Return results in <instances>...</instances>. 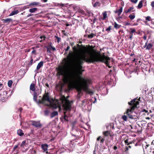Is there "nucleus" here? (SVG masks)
Wrapping results in <instances>:
<instances>
[{
	"mask_svg": "<svg viewBox=\"0 0 154 154\" xmlns=\"http://www.w3.org/2000/svg\"><path fill=\"white\" fill-rule=\"evenodd\" d=\"M60 5L61 7H64V6H65V5L64 4H60Z\"/></svg>",
	"mask_w": 154,
	"mask_h": 154,
	"instance_id": "nucleus-57",
	"label": "nucleus"
},
{
	"mask_svg": "<svg viewBox=\"0 0 154 154\" xmlns=\"http://www.w3.org/2000/svg\"><path fill=\"white\" fill-rule=\"evenodd\" d=\"M17 133L20 136H22L24 134L22 130L20 129L17 130Z\"/></svg>",
	"mask_w": 154,
	"mask_h": 154,
	"instance_id": "nucleus-17",
	"label": "nucleus"
},
{
	"mask_svg": "<svg viewBox=\"0 0 154 154\" xmlns=\"http://www.w3.org/2000/svg\"><path fill=\"white\" fill-rule=\"evenodd\" d=\"M45 113V115H48V114L49 113V111L48 110H45L44 111Z\"/></svg>",
	"mask_w": 154,
	"mask_h": 154,
	"instance_id": "nucleus-40",
	"label": "nucleus"
},
{
	"mask_svg": "<svg viewBox=\"0 0 154 154\" xmlns=\"http://www.w3.org/2000/svg\"><path fill=\"white\" fill-rule=\"evenodd\" d=\"M42 1L43 2H46L48 0H42Z\"/></svg>",
	"mask_w": 154,
	"mask_h": 154,
	"instance_id": "nucleus-59",
	"label": "nucleus"
},
{
	"mask_svg": "<svg viewBox=\"0 0 154 154\" xmlns=\"http://www.w3.org/2000/svg\"><path fill=\"white\" fill-rule=\"evenodd\" d=\"M36 52V51L35 50H34L32 52V54H36L35 53Z\"/></svg>",
	"mask_w": 154,
	"mask_h": 154,
	"instance_id": "nucleus-50",
	"label": "nucleus"
},
{
	"mask_svg": "<svg viewBox=\"0 0 154 154\" xmlns=\"http://www.w3.org/2000/svg\"><path fill=\"white\" fill-rule=\"evenodd\" d=\"M3 84H2V83H0V88H1V87H2V86H3Z\"/></svg>",
	"mask_w": 154,
	"mask_h": 154,
	"instance_id": "nucleus-61",
	"label": "nucleus"
},
{
	"mask_svg": "<svg viewBox=\"0 0 154 154\" xmlns=\"http://www.w3.org/2000/svg\"><path fill=\"white\" fill-rule=\"evenodd\" d=\"M128 140L127 139L126 140H125V143L126 144H127V145H128L130 144V143H128Z\"/></svg>",
	"mask_w": 154,
	"mask_h": 154,
	"instance_id": "nucleus-41",
	"label": "nucleus"
},
{
	"mask_svg": "<svg viewBox=\"0 0 154 154\" xmlns=\"http://www.w3.org/2000/svg\"><path fill=\"white\" fill-rule=\"evenodd\" d=\"M151 5L152 7H154V1L151 2Z\"/></svg>",
	"mask_w": 154,
	"mask_h": 154,
	"instance_id": "nucleus-48",
	"label": "nucleus"
},
{
	"mask_svg": "<svg viewBox=\"0 0 154 154\" xmlns=\"http://www.w3.org/2000/svg\"><path fill=\"white\" fill-rule=\"evenodd\" d=\"M103 20H104L107 17V14L106 12H105L103 13Z\"/></svg>",
	"mask_w": 154,
	"mask_h": 154,
	"instance_id": "nucleus-31",
	"label": "nucleus"
},
{
	"mask_svg": "<svg viewBox=\"0 0 154 154\" xmlns=\"http://www.w3.org/2000/svg\"><path fill=\"white\" fill-rule=\"evenodd\" d=\"M104 140H105V139L104 138H102L101 140L100 141V143H103V142H104Z\"/></svg>",
	"mask_w": 154,
	"mask_h": 154,
	"instance_id": "nucleus-45",
	"label": "nucleus"
},
{
	"mask_svg": "<svg viewBox=\"0 0 154 154\" xmlns=\"http://www.w3.org/2000/svg\"><path fill=\"white\" fill-rule=\"evenodd\" d=\"M64 97L63 98L62 97H61L60 100H54L50 98L48 93H46L44 94L42 99L39 100V103L47 106H50L53 109L58 108L59 111L60 110V106L62 103Z\"/></svg>",
	"mask_w": 154,
	"mask_h": 154,
	"instance_id": "nucleus-3",
	"label": "nucleus"
},
{
	"mask_svg": "<svg viewBox=\"0 0 154 154\" xmlns=\"http://www.w3.org/2000/svg\"><path fill=\"white\" fill-rule=\"evenodd\" d=\"M101 138V137L99 136L97 138V140L99 141Z\"/></svg>",
	"mask_w": 154,
	"mask_h": 154,
	"instance_id": "nucleus-56",
	"label": "nucleus"
},
{
	"mask_svg": "<svg viewBox=\"0 0 154 154\" xmlns=\"http://www.w3.org/2000/svg\"><path fill=\"white\" fill-rule=\"evenodd\" d=\"M130 25V23L127 22H125V26H127Z\"/></svg>",
	"mask_w": 154,
	"mask_h": 154,
	"instance_id": "nucleus-46",
	"label": "nucleus"
},
{
	"mask_svg": "<svg viewBox=\"0 0 154 154\" xmlns=\"http://www.w3.org/2000/svg\"><path fill=\"white\" fill-rule=\"evenodd\" d=\"M118 12V15L120 16L122 11V7H121L119 10H117Z\"/></svg>",
	"mask_w": 154,
	"mask_h": 154,
	"instance_id": "nucleus-25",
	"label": "nucleus"
},
{
	"mask_svg": "<svg viewBox=\"0 0 154 154\" xmlns=\"http://www.w3.org/2000/svg\"><path fill=\"white\" fill-rule=\"evenodd\" d=\"M103 134L105 136H108L109 135H110V136H111V135L110 134V133L108 131L103 132Z\"/></svg>",
	"mask_w": 154,
	"mask_h": 154,
	"instance_id": "nucleus-19",
	"label": "nucleus"
},
{
	"mask_svg": "<svg viewBox=\"0 0 154 154\" xmlns=\"http://www.w3.org/2000/svg\"><path fill=\"white\" fill-rule=\"evenodd\" d=\"M72 101H69V100L66 99L65 97H64V99L62 101V103L61 104L60 106H62L64 109V110L65 111L64 112V116L63 119L64 120L68 121V114L69 111L70 110L71 105L72 103Z\"/></svg>",
	"mask_w": 154,
	"mask_h": 154,
	"instance_id": "nucleus-5",
	"label": "nucleus"
},
{
	"mask_svg": "<svg viewBox=\"0 0 154 154\" xmlns=\"http://www.w3.org/2000/svg\"><path fill=\"white\" fill-rule=\"evenodd\" d=\"M51 47L53 51H55L56 50V49L54 47L51 46Z\"/></svg>",
	"mask_w": 154,
	"mask_h": 154,
	"instance_id": "nucleus-49",
	"label": "nucleus"
},
{
	"mask_svg": "<svg viewBox=\"0 0 154 154\" xmlns=\"http://www.w3.org/2000/svg\"><path fill=\"white\" fill-rule=\"evenodd\" d=\"M13 83V81L11 80H9L8 82V85L9 87H11L12 85V84Z\"/></svg>",
	"mask_w": 154,
	"mask_h": 154,
	"instance_id": "nucleus-28",
	"label": "nucleus"
},
{
	"mask_svg": "<svg viewBox=\"0 0 154 154\" xmlns=\"http://www.w3.org/2000/svg\"><path fill=\"white\" fill-rule=\"evenodd\" d=\"M26 142V140L23 141L22 142L20 145L21 146H22V147H23L25 145Z\"/></svg>",
	"mask_w": 154,
	"mask_h": 154,
	"instance_id": "nucleus-35",
	"label": "nucleus"
},
{
	"mask_svg": "<svg viewBox=\"0 0 154 154\" xmlns=\"http://www.w3.org/2000/svg\"><path fill=\"white\" fill-rule=\"evenodd\" d=\"M41 147L42 149L44 150V152H45L48 150V145L46 144H42Z\"/></svg>",
	"mask_w": 154,
	"mask_h": 154,
	"instance_id": "nucleus-10",
	"label": "nucleus"
},
{
	"mask_svg": "<svg viewBox=\"0 0 154 154\" xmlns=\"http://www.w3.org/2000/svg\"><path fill=\"white\" fill-rule=\"evenodd\" d=\"M114 12L115 13H118V12L117 10H116V11H114Z\"/></svg>",
	"mask_w": 154,
	"mask_h": 154,
	"instance_id": "nucleus-64",
	"label": "nucleus"
},
{
	"mask_svg": "<svg viewBox=\"0 0 154 154\" xmlns=\"http://www.w3.org/2000/svg\"><path fill=\"white\" fill-rule=\"evenodd\" d=\"M144 2L145 4H146V0H142L140 1L137 6V8L139 9L141 8L143 6V3Z\"/></svg>",
	"mask_w": 154,
	"mask_h": 154,
	"instance_id": "nucleus-9",
	"label": "nucleus"
},
{
	"mask_svg": "<svg viewBox=\"0 0 154 154\" xmlns=\"http://www.w3.org/2000/svg\"><path fill=\"white\" fill-rule=\"evenodd\" d=\"M152 46V44L151 43H149L146 48V49H147V50H149L150 49V48H151V47Z\"/></svg>",
	"mask_w": 154,
	"mask_h": 154,
	"instance_id": "nucleus-21",
	"label": "nucleus"
},
{
	"mask_svg": "<svg viewBox=\"0 0 154 154\" xmlns=\"http://www.w3.org/2000/svg\"><path fill=\"white\" fill-rule=\"evenodd\" d=\"M72 49L67 58L63 59V66L57 68V74L63 77V81L68 84L69 90L75 88L77 90V48L74 46Z\"/></svg>",
	"mask_w": 154,
	"mask_h": 154,
	"instance_id": "nucleus-2",
	"label": "nucleus"
},
{
	"mask_svg": "<svg viewBox=\"0 0 154 154\" xmlns=\"http://www.w3.org/2000/svg\"><path fill=\"white\" fill-rule=\"evenodd\" d=\"M78 12L80 13L82 15H85V11L82 9H81L79 8H78Z\"/></svg>",
	"mask_w": 154,
	"mask_h": 154,
	"instance_id": "nucleus-15",
	"label": "nucleus"
},
{
	"mask_svg": "<svg viewBox=\"0 0 154 154\" xmlns=\"http://www.w3.org/2000/svg\"><path fill=\"white\" fill-rule=\"evenodd\" d=\"M117 149V147L116 146H114L113 147V149L114 150H116Z\"/></svg>",
	"mask_w": 154,
	"mask_h": 154,
	"instance_id": "nucleus-54",
	"label": "nucleus"
},
{
	"mask_svg": "<svg viewBox=\"0 0 154 154\" xmlns=\"http://www.w3.org/2000/svg\"><path fill=\"white\" fill-rule=\"evenodd\" d=\"M134 8V7H130L127 10H126L125 11V13H127L129 12L131 10H133Z\"/></svg>",
	"mask_w": 154,
	"mask_h": 154,
	"instance_id": "nucleus-24",
	"label": "nucleus"
},
{
	"mask_svg": "<svg viewBox=\"0 0 154 154\" xmlns=\"http://www.w3.org/2000/svg\"><path fill=\"white\" fill-rule=\"evenodd\" d=\"M45 85L48 88L49 87V85H48V83H46L45 84Z\"/></svg>",
	"mask_w": 154,
	"mask_h": 154,
	"instance_id": "nucleus-62",
	"label": "nucleus"
},
{
	"mask_svg": "<svg viewBox=\"0 0 154 154\" xmlns=\"http://www.w3.org/2000/svg\"><path fill=\"white\" fill-rule=\"evenodd\" d=\"M111 26H109L107 28H106V30L107 31H109L111 29Z\"/></svg>",
	"mask_w": 154,
	"mask_h": 154,
	"instance_id": "nucleus-38",
	"label": "nucleus"
},
{
	"mask_svg": "<svg viewBox=\"0 0 154 154\" xmlns=\"http://www.w3.org/2000/svg\"><path fill=\"white\" fill-rule=\"evenodd\" d=\"M33 15V14H29L27 15V17H30V16H32Z\"/></svg>",
	"mask_w": 154,
	"mask_h": 154,
	"instance_id": "nucleus-51",
	"label": "nucleus"
},
{
	"mask_svg": "<svg viewBox=\"0 0 154 154\" xmlns=\"http://www.w3.org/2000/svg\"><path fill=\"white\" fill-rule=\"evenodd\" d=\"M149 144L146 145L145 146V149H146L147 147L149 146Z\"/></svg>",
	"mask_w": 154,
	"mask_h": 154,
	"instance_id": "nucleus-52",
	"label": "nucleus"
},
{
	"mask_svg": "<svg viewBox=\"0 0 154 154\" xmlns=\"http://www.w3.org/2000/svg\"><path fill=\"white\" fill-rule=\"evenodd\" d=\"M58 114V113L57 111H54L51 113V118H53L55 116L57 115Z\"/></svg>",
	"mask_w": 154,
	"mask_h": 154,
	"instance_id": "nucleus-18",
	"label": "nucleus"
},
{
	"mask_svg": "<svg viewBox=\"0 0 154 154\" xmlns=\"http://www.w3.org/2000/svg\"><path fill=\"white\" fill-rule=\"evenodd\" d=\"M33 61V59L31 57V60L29 64L30 65H32V63Z\"/></svg>",
	"mask_w": 154,
	"mask_h": 154,
	"instance_id": "nucleus-43",
	"label": "nucleus"
},
{
	"mask_svg": "<svg viewBox=\"0 0 154 154\" xmlns=\"http://www.w3.org/2000/svg\"><path fill=\"white\" fill-rule=\"evenodd\" d=\"M31 122L32 123V125L35 127H41L42 126V125L39 121H31Z\"/></svg>",
	"mask_w": 154,
	"mask_h": 154,
	"instance_id": "nucleus-7",
	"label": "nucleus"
},
{
	"mask_svg": "<svg viewBox=\"0 0 154 154\" xmlns=\"http://www.w3.org/2000/svg\"><path fill=\"white\" fill-rule=\"evenodd\" d=\"M38 10V8H34L29 9V12L31 13H33Z\"/></svg>",
	"mask_w": 154,
	"mask_h": 154,
	"instance_id": "nucleus-16",
	"label": "nucleus"
},
{
	"mask_svg": "<svg viewBox=\"0 0 154 154\" xmlns=\"http://www.w3.org/2000/svg\"><path fill=\"white\" fill-rule=\"evenodd\" d=\"M141 112H145L146 113H147V115H149V112H148V111L147 110L144 109H142L141 110Z\"/></svg>",
	"mask_w": 154,
	"mask_h": 154,
	"instance_id": "nucleus-36",
	"label": "nucleus"
},
{
	"mask_svg": "<svg viewBox=\"0 0 154 154\" xmlns=\"http://www.w3.org/2000/svg\"><path fill=\"white\" fill-rule=\"evenodd\" d=\"M18 147V145L15 146L13 148V151H14L15 150H17L16 151H17L18 150L17 149V148Z\"/></svg>",
	"mask_w": 154,
	"mask_h": 154,
	"instance_id": "nucleus-37",
	"label": "nucleus"
},
{
	"mask_svg": "<svg viewBox=\"0 0 154 154\" xmlns=\"http://www.w3.org/2000/svg\"><path fill=\"white\" fill-rule=\"evenodd\" d=\"M19 12V11L18 10H14L12 11L11 14H9V16H12L14 15L17 14Z\"/></svg>",
	"mask_w": 154,
	"mask_h": 154,
	"instance_id": "nucleus-13",
	"label": "nucleus"
},
{
	"mask_svg": "<svg viewBox=\"0 0 154 154\" xmlns=\"http://www.w3.org/2000/svg\"><path fill=\"white\" fill-rule=\"evenodd\" d=\"M54 37L57 39V43H59V42H60V41L61 40V38L58 37L56 35H55Z\"/></svg>",
	"mask_w": 154,
	"mask_h": 154,
	"instance_id": "nucleus-30",
	"label": "nucleus"
},
{
	"mask_svg": "<svg viewBox=\"0 0 154 154\" xmlns=\"http://www.w3.org/2000/svg\"><path fill=\"white\" fill-rule=\"evenodd\" d=\"M130 29L131 30V32L132 33H133L136 32V30L134 29H133L132 28H131Z\"/></svg>",
	"mask_w": 154,
	"mask_h": 154,
	"instance_id": "nucleus-39",
	"label": "nucleus"
},
{
	"mask_svg": "<svg viewBox=\"0 0 154 154\" xmlns=\"http://www.w3.org/2000/svg\"><path fill=\"white\" fill-rule=\"evenodd\" d=\"M132 36H133V34H131V35H130V37H129V38L131 40H132Z\"/></svg>",
	"mask_w": 154,
	"mask_h": 154,
	"instance_id": "nucleus-53",
	"label": "nucleus"
},
{
	"mask_svg": "<svg viewBox=\"0 0 154 154\" xmlns=\"http://www.w3.org/2000/svg\"><path fill=\"white\" fill-rule=\"evenodd\" d=\"M36 94V93H35V94H33V99L35 101H37V97L38 96V95Z\"/></svg>",
	"mask_w": 154,
	"mask_h": 154,
	"instance_id": "nucleus-27",
	"label": "nucleus"
},
{
	"mask_svg": "<svg viewBox=\"0 0 154 154\" xmlns=\"http://www.w3.org/2000/svg\"><path fill=\"white\" fill-rule=\"evenodd\" d=\"M96 18H94L93 20V23H94L95 22V21H96Z\"/></svg>",
	"mask_w": 154,
	"mask_h": 154,
	"instance_id": "nucleus-58",
	"label": "nucleus"
},
{
	"mask_svg": "<svg viewBox=\"0 0 154 154\" xmlns=\"http://www.w3.org/2000/svg\"><path fill=\"white\" fill-rule=\"evenodd\" d=\"M69 48H70L69 47V46H68L67 47L66 49H65V51H68L69 50Z\"/></svg>",
	"mask_w": 154,
	"mask_h": 154,
	"instance_id": "nucleus-47",
	"label": "nucleus"
},
{
	"mask_svg": "<svg viewBox=\"0 0 154 154\" xmlns=\"http://www.w3.org/2000/svg\"><path fill=\"white\" fill-rule=\"evenodd\" d=\"M134 55V53H133V54H132V53H131V54H130V56H133V55Z\"/></svg>",
	"mask_w": 154,
	"mask_h": 154,
	"instance_id": "nucleus-63",
	"label": "nucleus"
},
{
	"mask_svg": "<svg viewBox=\"0 0 154 154\" xmlns=\"http://www.w3.org/2000/svg\"><path fill=\"white\" fill-rule=\"evenodd\" d=\"M87 53L85 47L80 48V45L78 44V94H81L82 91H85L91 95L94 94V92L88 88L89 85L91 84V79L81 76L85 71L82 66L84 61L88 63L101 61L105 63L109 68L111 67L109 65L110 60L109 57L100 55L89 57H87Z\"/></svg>",
	"mask_w": 154,
	"mask_h": 154,
	"instance_id": "nucleus-1",
	"label": "nucleus"
},
{
	"mask_svg": "<svg viewBox=\"0 0 154 154\" xmlns=\"http://www.w3.org/2000/svg\"><path fill=\"white\" fill-rule=\"evenodd\" d=\"M91 103L89 100H85L82 102L81 105L79 106L83 110H90L91 108Z\"/></svg>",
	"mask_w": 154,
	"mask_h": 154,
	"instance_id": "nucleus-6",
	"label": "nucleus"
},
{
	"mask_svg": "<svg viewBox=\"0 0 154 154\" xmlns=\"http://www.w3.org/2000/svg\"><path fill=\"white\" fill-rule=\"evenodd\" d=\"M95 35L96 34H95L93 33H92L91 34L88 35V37L89 38H91Z\"/></svg>",
	"mask_w": 154,
	"mask_h": 154,
	"instance_id": "nucleus-23",
	"label": "nucleus"
},
{
	"mask_svg": "<svg viewBox=\"0 0 154 154\" xmlns=\"http://www.w3.org/2000/svg\"><path fill=\"white\" fill-rule=\"evenodd\" d=\"M134 14L133 15H130L129 16V17L130 18V19L131 20L133 19L135 17V15L134 14Z\"/></svg>",
	"mask_w": 154,
	"mask_h": 154,
	"instance_id": "nucleus-33",
	"label": "nucleus"
},
{
	"mask_svg": "<svg viewBox=\"0 0 154 154\" xmlns=\"http://www.w3.org/2000/svg\"><path fill=\"white\" fill-rule=\"evenodd\" d=\"M151 21V18L150 16H147L146 17V21H145V23H146L148 21Z\"/></svg>",
	"mask_w": 154,
	"mask_h": 154,
	"instance_id": "nucleus-26",
	"label": "nucleus"
},
{
	"mask_svg": "<svg viewBox=\"0 0 154 154\" xmlns=\"http://www.w3.org/2000/svg\"><path fill=\"white\" fill-rule=\"evenodd\" d=\"M2 20L3 21V23H6L7 25L8 24L12 21V19L10 18L3 19Z\"/></svg>",
	"mask_w": 154,
	"mask_h": 154,
	"instance_id": "nucleus-8",
	"label": "nucleus"
},
{
	"mask_svg": "<svg viewBox=\"0 0 154 154\" xmlns=\"http://www.w3.org/2000/svg\"><path fill=\"white\" fill-rule=\"evenodd\" d=\"M121 26L120 25L117 24L116 22H114V26L115 29H119L120 27Z\"/></svg>",
	"mask_w": 154,
	"mask_h": 154,
	"instance_id": "nucleus-20",
	"label": "nucleus"
},
{
	"mask_svg": "<svg viewBox=\"0 0 154 154\" xmlns=\"http://www.w3.org/2000/svg\"><path fill=\"white\" fill-rule=\"evenodd\" d=\"M78 134H79V133H81V131L80 130H79L78 129Z\"/></svg>",
	"mask_w": 154,
	"mask_h": 154,
	"instance_id": "nucleus-60",
	"label": "nucleus"
},
{
	"mask_svg": "<svg viewBox=\"0 0 154 154\" xmlns=\"http://www.w3.org/2000/svg\"><path fill=\"white\" fill-rule=\"evenodd\" d=\"M138 1V0H132L131 2L135 4Z\"/></svg>",
	"mask_w": 154,
	"mask_h": 154,
	"instance_id": "nucleus-44",
	"label": "nucleus"
},
{
	"mask_svg": "<svg viewBox=\"0 0 154 154\" xmlns=\"http://www.w3.org/2000/svg\"><path fill=\"white\" fill-rule=\"evenodd\" d=\"M143 38L144 40H146V36L145 35H144L143 36Z\"/></svg>",
	"mask_w": 154,
	"mask_h": 154,
	"instance_id": "nucleus-55",
	"label": "nucleus"
},
{
	"mask_svg": "<svg viewBox=\"0 0 154 154\" xmlns=\"http://www.w3.org/2000/svg\"><path fill=\"white\" fill-rule=\"evenodd\" d=\"M23 109L21 107H20L19 108H18V110L19 111H20V113H21V112L22 110ZM20 117H21V114H20Z\"/></svg>",
	"mask_w": 154,
	"mask_h": 154,
	"instance_id": "nucleus-42",
	"label": "nucleus"
},
{
	"mask_svg": "<svg viewBox=\"0 0 154 154\" xmlns=\"http://www.w3.org/2000/svg\"><path fill=\"white\" fill-rule=\"evenodd\" d=\"M43 65V62L42 61L40 62L38 64L37 66L36 69L37 70H39L40 68L42 67Z\"/></svg>",
	"mask_w": 154,
	"mask_h": 154,
	"instance_id": "nucleus-12",
	"label": "nucleus"
},
{
	"mask_svg": "<svg viewBox=\"0 0 154 154\" xmlns=\"http://www.w3.org/2000/svg\"><path fill=\"white\" fill-rule=\"evenodd\" d=\"M100 4L99 2H96L95 3L94 5L93 6L94 7H96L97 6H100Z\"/></svg>",
	"mask_w": 154,
	"mask_h": 154,
	"instance_id": "nucleus-29",
	"label": "nucleus"
},
{
	"mask_svg": "<svg viewBox=\"0 0 154 154\" xmlns=\"http://www.w3.org/2000/svg\"><path fill=\"white\" fill-rule=\"evenodd\" d=\"M39 3L38 2H34L31 3L29 4V6H31L34 7L35 6H38Z\"/></svg>",
	"mask_w": 154,
	"mask_h": 154,
	"instance_id": "nucleus-14",
	"label": "nucleus"
},
{
	"mask_svg": "<svg viewBox=\"0 0 154 154\" xmlns=\"http://www.w3.org/2000/svg\"><path fill=\"white\" fill-rule=\"evenodd\" d=\"M33 91L34 92V93H33L34 94H35V93H36V94L38 95H39V94H40L41 93V91H40L39 90V89H38V90L35 89V91Z\"/></svg>",
	"mask_w": 154,
	"mask_h": 154,
	"instance_id": "nucleus-22",
	"label": "nucleus"
},
{
	"mask_svg": "<svg viewBox=\"0 0 154 154\" xmlns=\"http://www.w3.org/2000/svg\"><path fill=\"white\" fill-rule=\"evenodd\" d=\"M138 100L135 98L131 100L130 102H128L129 105V108L127 109L124 114H126L128 117L131 119H136L138 118V113L134 112L135 108H137V105H139Z\"/></svg>",
	"mask_w": 154,
	"mask_h": 154,
	"instance_id": "nucleus-4",
	"label": "nucleus"
},
{
	"mask_svg": "<svg viewBox=\"0 0 154 154\" xmlns=\"http://www.w3.org/2000/svg\"><path fill=\"white\" fill-rule=\"evenodd\" d=\"M35 84L33 83L31 84L30 86V90L32 91H34L35 89Z\"/></svg>",
	"mask_w": 154,
	"mask_h": 154,
	"instance_id": "nucleus-11",
	"label": "nucleus"
},
{
	"mask_svg": "<svg viewBox=\"0 0 154 154\" xmlns=\"http://www.w3.org/2000/svg\"><path fill=\"white\" fill-rule=\"evenodd\" d=\"M79 119L83 123H85V122H84L82 118V116L80 114L79 115Z\"/></svg>",
	"mask_w": 154,
	"mask_h": 154,
	"instance_id": "nucleus-34",
	"label": "nucleus"
},
{
	"mask_svg": "<svg viewBox=\"0 0 154 154\" xmlns=\"http://www.w3.org/2000/svg\"><path fill=\"white\" fill-rule=\"evenodd\" d=\"M122 119L125 121H127V116L124 115L122 116Z\"/></svg>",
	"mask_w": 154,
	"mask_h": 154,
	"instance_id": "nucleus-32",
	"label": "nucleus"
}]
</instances>
